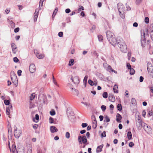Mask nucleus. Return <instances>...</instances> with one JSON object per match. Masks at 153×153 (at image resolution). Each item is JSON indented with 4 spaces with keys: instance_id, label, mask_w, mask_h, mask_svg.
Returning a JSON list of instances; mask_svg holds the SVG:
<instances>
[{
    "instance_id": "nucleus-1",
    "label": "nucleus",
    "mask_w": 153,
    "mask_h": 153,
    "mask_svg": "<svg viewBox=\"0 0 153 153\" xmlns=\"http://www.w3.org/2000/svg\"><path fill=\"white\" fill-rule=\"evenodd\" d=\"M120 48V50L123 52L125 53L127 51V47L123 40L119 37L118 42L117 44Z\"/></svg>"
},
{
    "instance_id": "nucleus-2",
    "label": "nucleus",
    "mask_w": 153,
    "mask_h": 153,
    "mask_svg": "<svg viewBox=\"0 0 153 153\" xmlns=\"http://www.w3.org/2000/svg\"><path fill=\"white\" fill-rule=\"evenodd\" d=\"M118 9L120 17L123 19L125 16V9L124 6L121 3L117 4Z\"/></svg>"
},
{
    "instance_id": "nucleus-3",
    "label": "nucleus",
    "mask_w": 153,
    "mask_h": 153,
    "mask_svg": "<svg viewBox=\"0 0 153 153\" xmlns=\"http://www.w3.org/2000/svg\"><path fill=\"white\" fill-rule=\"evenodd\" d=\"M135 122L137 127L138 129H140L143 125L141 117L139 115L135 118Z\"/></svg>"
},
{
    "instance_id": "nucleus-4",
    "label": "nucleus",
    "mask_w": 153,
    "mask_h": 153,
    "mask_svg": "<svg viewBox=\"0 0 153 153\" xmlns=\"http://www.w3.org/2000/svg\"><path fill=\"white\" fill-rule=\"evenodd\" d=\"M119 39V37H118L117 39L114 36L112 38H111V39H109L110 40H108V41L112 45L115 46L117 43Z\"/></svg>"
},
{
    "instance_id": "nucleus-5",
    "label": "nucleus",
    "mask_w": 153,
    "mask_h": 153,
    "mask_svg": "<svg viewBox=\"0 0 153 153\" xmlns=\"http://www.w3.org/2000/svg\"><path fill=\"white\" fill-rule=\"evenodd\" d=\"M17 128L16 127L14 129V135L17 138H19L20 136L22 131L21 130L17 131Z\"/></svg>"
},
{
    "instance_id": "nucleus-6",
    "label": "nucleus",
    "mask_w": 153,
    "mask_h": 153,
    "mask_svg": "<svg viewBox=\"0 0 153 153\" xmlns=\"http://www.w3.org/2000/svg\"><path fill=\"white\" fill-rule=\"evenodd\" d=\"M106 33L107 37L108 40H110L109 39H111V38L114 36V33L109 31H107Z\"/></svg>"
},
{
    "instance_id": "nucleus-7",
    "label": "nucleus",
    "mask_w": 153,
    "mask_h": 153,
    "mask_svg": "<svg viewBox=\"0 0 153 153\" xmlns=\"http://www.w3.org/2000/svg\"><path fill=\"white\" fill-rule=\"evenodd\" d=\"M36 70L35 65L33 64H31L29 66V71L31 73H34Z\"/></svg>"
},
{
    "instance_id": "nucleus-8",
    "label": "nucleus",
    "mask_w": 153,
    "mask_h": 153,
    "mask_svg": "<svg viewBox=\"0 0 153 153\" xmlns=\"http://www.w3.org/2000/svg\"><path fill=\"white\" fill-rule=\"evenodd\" d=\"M71 79L72 80V81L75 84H78L79 82V77L78 76L74 77L73 78L72 77Z\"/></svg>"
},
{
    "instance_id": "nucleus-9",
    "label": "nucleus",
    "mask_w": 153,
    "mask_h": 153,
    "mask_svg": "<svg viewBox=\"0 0 153 153\" xmlns=\"http://www.w3.org/2000/svg\"><path fill=\"white\" fill-rule=\"evenodd\" d=\"M39 9H36L34 14V22L36 21L39 14Z\"/></svg>"
},
{
    "instance_id": "nucleus-10",
    "label": "nucleus",
    "mask_w": 153,
    "mask_h": 153,
    "mask_svg": "<svg viewBox=\"0 0 153 153\" xmlns=\"http://www.w3.org/2000/svg\"><path fill=\"white\" fill-rule=\"evenodd\" d=\"M103 65L104 67H106V66H108V67H107V71H108L109 72H111V71H113V69L111 68V66L109 65H108L107 63H104L103 64Z\"/></svg>"
},
{
    "instance_id": "nucleus-11",
    "label": "nucleus",
    "mask_w": 153,
    "mask_h": 153,
    "mask_svg": "<svg viewBox=\"0 0 153 153\" xmlns=\"http://www.w3.org/2000/svg\"><path fill=\"white\" fill-rule=\"evenodd\" d=\"M8 137L9 139H11L12 136V129L11 128H8Z\"/></svg>"
},
{
    "instance_id": "nucleus-12",
    "label": "nucleus",
    "mask_w": 153,
    "mask_h": 153,
    "mask_svg": "<svg viewBox=\"0 0 153 153\" xmlns=\"http://www.w3.org/2000/svg\"><path fill=\"white\" fill-rule=\"evenodd\" d=\"M142 127H143L145 131L146 132H148L149 131V127L146 124L143 123V125Z\"/></svg>"
},
{
    "instance_id": "nucleus-13",
    "label": "nucleus",
    "mask_w": 153,
    "mask_h": 153,
    "mask_svg": "<svg viewBox=\"0 0 153 153\" xmlns=\"http://www.w3.org/2000/svg\"><path fill=\"white\" fill-rule=\"evenodd\" d=\"M11 78L12 82H13V81H16H16H18L17 77L13 72V75L11 76Z\"/></svg>"
},
{
    "instance_id": "nucleus-14",
    "label": "nucleus",
    "mask_w": 153,
    "mask_h": 153,
    "mask_svg": "<svg viewBox=\"0 0 153 153\" xmlns=\"http://www.w3.org/2000/svg\"><path fill=\"white\" fill-rule=\"evenodd\" d=\"M34 53L36 54L37 57L39 59H42L44 57V56L43 54H39V53H38L37 51H34Z\"/></svg>"
},
{
    "instance_id": "nucleus-15",
    "label": "nucleus",
    "mask_w": 153,
    "mask_h": 153,
    "mask_svg": "<svg viewBox=\"0 0 153 153\" xmlns=\"http://www.w3.org/2000/svg\"><path fill=\"white\" fill-rule=\"evenodd\" d=\"M51 131V133H53L58 131V129L54 126H52L50 128Z\"/></svg>"
},
{
    "instance_id": "nucleus-16",
    "label": "nucleus",
    "mask_w": 153,
    "mask_h": 153,
    "mask_svg": "<svg viewBox=\"0 0 153 153\" xmlns=\"http://www.w3.org/2000/svg\"><path fill=\"white\" fill-rule=\"evenodd\" d=\"M148 31L149 33H153V23L150 25Z\"/></svg>"
},
{
    "instance_id": "nucleus-17",
    "label": "nucleus",
    "mask_w": 153,
    "mask_h": 153,
    "mask_svg": "<svg viewBox=\"0 0 153 153\" xmlns=\"http://www.w3.org/2000/svg\"><path fill=\"white\" fill-rule=\"evenodd\" d=\"M11 47L13 53L15 54L16 53V51H15V50L16 48V47L15 44L14 43H12L11 44Z\"/></svg>"
},
{
    "instance_id": "nucleus-18",
    "label": "nucleus",
    "mask_w": 153,
    "mask_h": 153,
    "mask_svg": "<svg viewBox=\"0 0 153 153\" xmlns=\"http://www.w3.org/2000/svg\"><path fill=\"white\" fill-rule=\"evenodd\" d=\"M116 117V121L118 123H120L121 122L120 120L122 119L121 116L120 114L118 113L117 114Z\"/></svg>"
},
{
    "instance_id": "nucleus-19",
    "label": "nucleus",
    "mask_w": 153,
    "mask_h": 153,
    "mask_svg": "<svg viewBox=\"0 0 153 153\" xmlns=\"http://www.w3.org/2000/svg\"><path fill=\"white\" fill-rule=\"evenodd\" d=\"M103 146V145L102 144L97 147L96 150L97 153L100 152L102 151Z\"/></svg>"
},
{
    "instance_id": "nucleus-20",
    "label": "nucleus",
    "mask_w": 153,
    "mask_h": 153,
    "mask_svg": "<svg viewBox=\"0 0 153 153\" xmlns=\"http://www.w3.org/2000/svg\"><path fill=\"white\" fill-rule=\"evenodd\" d=\"M81 140L84 144H85L87 142L86 137L85 135L83 136L82 137L81 136Z\"/></svg>"
},
{
    "instance_id": "nucleus-21",
    "label": "nucleus",
    "mask_w": 153,
    "mask_h": 153,
    "mask_svg": "<svg viewBox=\"0 0 153 153\" xmlns=\"http://www.w3.org/2000/svg\"><path fill=\"white\" fill-rule=\"evenodd\" d=\"M9 148L10 151H12V152L14 153L15 152V151L16 150V146L15 145L13 144L11 147V149L10 148V146H9Z\"/></svg>"
},
{
    "instance_id": "nucleus-22",
    "label": "nucleus",
    "mask_w": 153,
    "mask_h": 153,
    "mask_svg": "<svg viewBox=\"0 0 153 153\" xmlns=\"http://www.w3.org/2000/svg\"><path fill=\"white\" fill-rule=\"evenodd\" d=\"M108 99L110 101L112 102H114L115 101V99L114 96L113 95H111L109 96Z\"/></svg>"
},
{
    "instance_id": "nucleus-23",
    "label": "nucleus",
    "mask_w": 153,
    "mask_h": 153,
    "mask_svg": "<svg viewBox=\"0 0 153 153\" xmlns=\"http://www.w3.org/2000/svg\"><path fill=\"white\" fill-rule=\"evenodd\" d=\"M150 90V91L151 92L150 94V97L153 96V86L152 85L151 86H149V87Z\"/></svg>"
},
{
    "instance_id": "nucleus-24",
    "label": "nucleus",
    "mask_w": 153,
    "mask_h": 153,
    "mask_svg": "<svg viewBox=\"0 0 153 153\" xmlns=\"http://www.w3.org/2000/svg\"><path fill=\"white\" fill-rule=\"evenodd\" d=\"M97 120H94L93 121L92 127L93 128L95 129L97 127Z\"/></svg>"
},
{
    "instance_id": "nucleus-25",
    "label": "nucleus",
    "mask_w": 153,
    "mask_h": 153,
    "mask_svg": "<svg viewBox=\"0 0 153 153\" xmlns=\"http://www.w3.org/2000/svg\"><path fill=\"white\" fill-rule=\"evenodd\" d=\"M118 86L117 85H115L114 86L113 89L114 93H118Z\"/></svg>"
},
{
    "instance_id": "nucleus-26",
    "label": "nucleus",
    "mask_w": 153,
    "mask_h": 153,
    "mask_svg": "<svg viewBox=\"0 0 153 153\" xmlns=\"http://www.w3.org/2000/svg\"><path fill=\"white\" fill-rule=\"evenodd\" d=\"M58 8L57 7H56L54 10L53 13V14L52 15V17L53 18L55 17V15H56V13L58 11Z\"/></svg>"
},
{
    "instance_id": "nucleus-27",
    "label": "nucleus",
    "mask_w": 153,
    "mask_h": 153,
    "mask_svg": "<svg viewBox=\"0 0 153 153\" xmlns=\"http://www.w3.org/2000/svg\"><path fill=\"white\" fill-rule=\"evenodd\" d=\"M127 137L128 140L132 139V134L131 131H128L127 133Z\"/></svg>"
},
{
    "instance_id": "nucleus-28",
    "label": "nucleus",
    "mask_w": 153,
    "mask_h": 153,
    "mask_svg": "<svg viewBox=\"0 0 153 153\" xmlns=\"http://www.w3.org/2000/svg\"><path fill=\"white\" fill-rule=\"evenodd\" d=\"M131 103L132 105H135L136 103V100L134 98H132L131 99Z\"/></svg>"
},
{
    "instance_id": "nucleus-29",
    "label": "nucleus",
    "mask_w": 153,
    "mask_h": 153,
    "mask_svg": "<svg viewBox=\"0 0 153 153\" xmlns=\"http://www.w3.org/2000/svg\"><path fill=\"white\" fill-rule=\"evenodd\" d=\"M74 61L73 59H71L69 61L68 65L69 66H72L74 65Z\"/></svg>"
},
{
    "instance_id": "nucleus-30",
    "label": "nucleus",
    "mask_w": 153,
    "mask_h": 153,
    "mask_svg": "<svg viewBox=\"0 0 153 153\" xmlns=\"http://www.w3.org/2000/svg\"><path fill=\"white\" fill-rule=\"evenodd\" d=\"M143 36H142V37L141 38V43L142 44L144 42H145L146 41V40L144 38V35L145 33H143Z\"/></svg>"
},
{
    "instance_id": "nucleus-31",
    "label": "nucleus",
    "mask_w": 153,
    "mask_h": 153,
    "mask_svg": "<svg viewBox=\"0 0 153 153\" xmlns=\"http://www.w3.org/2000/svg\"><path fill=\"white\" fill-rule=\"evenodd\" d=\"M130 73L131 75H133L135 73V71L133 68H131L130 69Z\"/></svg>"
},
{
    "instance_id": "nucleus-32",
    "label": "nucleus",
    "mask_w": 153,
    "mask_h": 153,
    "mask_svg": "<svg viewBox=\"0 0 153 153\" xmlns=\"http://www.w3.org/2000/svg\"><path fill=\"white\" fill-rule=\"evenodd\" d=\"M117 109L118 111H120L122 109V107L121 105L120 104H119L117 105Z\"/></svg>"
},
{
    "instance_id": "nucleus-33",
    "label": "nucleus",
    "mask_w": 153,
    "mask_h": 153,
    "mask_svg": "<svg viewBox=\"0 0 153 153\" xmlns=\"http://www.w3.org/2000/svg\"><path fill=\"white\" fill-rule=\"evenodd\" d=\"M35 97V95L34 93H33L30 96V100H33Z\"/></svg>"
},
{
    "instance_id": "nucleus-34",
    "label": "nucleus",
    "mask_w": 153,
    "mask_h": 153,
    "mask_svg": "<svg viewBox=\"0 0 153 153\" xmlns=\"http://www.w3.org/2000/svg\"><path fill=\"white\" fill-rule=\"evenodd\" d=\"M148 115L149 116V117L153 115V112L152 110H149L148 112Z\"/></svg>"
},
{
    "instance_id": "nucleus-35",
    "label": "nucleus",
    "mask_w": 153,
    "mask_h": 153,
    "mask_svg": "<svg viewBox=\"0 0 153 153\" xmlns=\"http://www.w3.org/2000/svg\"><path fill=\"white\" fill-rule=\"evenodd\" d=\"M102 96L103 97L106 98L108 97V93L107 92H104L102 94Z\"/></svg>"
},
{
    "instance_id": "nucleus-36",
    "label": "nucleus",
    "mask_w": 153,
    "mask_h": 153,
    "mask_svg": "<svg viewBox=\"0 0 153 153\" xmlns=\"http://www.w3.org/2000/svg\"><path fill=\"white\" fill-rule=\"evenodd\" d=\"M98 37L99 41H102L103 40V36L101 35H98Z\"/></svg>"
},
{
    "instance_id": "nucleus-37",
    "label": "nucleus",
    "mask_w": 153,
    "mask_h": 153,
    "mask_svg": "<svg viewBox=\"0 0 153 153\" xmlns=\"http://www.w3.org/2000/svg\"><path fill=\"white\" fill-rule=\"evenodd\" d=\"M50 114L52 116L54 115L55 114L56 112L54 110H52L50 112Z\"/></svg>"
},
{
    "instance_id": "nucleus-38",
    "label": "nucleus",
    "mask_w": 153,
    "mask_h": 153,
    "mask_svg": "<svg viewBox=\"0 0 153 153\" xmlns=\"http://www.w3.org/2000/svg\"><path fill=\"white\" fill-rule=\"evenodd\" d=\"M78 140L79 141V142L80 144H82V142L81 140V136H79L78 137Z\"/></svg>"
},
{
    "instance_id": "nucleus-39",
    "label": "nucleus",
    "mask_w": 153,
    "mask_h": 153,
    "mask_svg": "<svg viewBox=\"0 0 153 153\" xmlns=\"http://www.w3.org/2000/svg\"><path fill=\"white\" fill-rule=\"evenodd\" d=\"M4 102L6 105H8L10 104V101L9 100H4Z\"/></svg>"
},
{
    "instance_id": "nucleus-40",
    "label": "nucleus",
    "mask_w": 153,
    "mask_h": 153,
    "mask_svg": "<svg viewBox=\"0 0 153 153\" xmlns=\"http://www.w3.org/2000/svg\"><path fill=\"white\" fill-rule=\"evenodd\" d=\"M88 83L92 86L94 85V82L91 79L88 80Z\"/></svg>"
},
{
    "instance_id": "nucleus-41",
    "label": "nucleus",
    "mask_w": 153,
    "mask_h": 153,
    "mask_svg": "<svg viewBox=\"0 0 153 153\" xmlns=\"http://www.w3.org/2000/svg\"><path fill=\"white\" fill-rule=\"evenodd\" d=\"M105 120H104V121H106L107 122H109L110 121L109 118L107 116H106L105 117Z\"/></svg>"
},
{
    "instance_id": "nucleus-42",
    "label": "nucleus",
    "mask_w": 153,
    "mask_h": 153,
    "mask_svg": "<svg viewBox=\"0 0 153 153\" xmlns=\"http://www.w3.org/2000/svg\"><path fill=\"white\" fill-rule=\"evenodd\" d=\"M65 137L67 139H69L70 137V134L69 132H66L65 134Z\"/></svg>"
},
{
    "instance_id": "nucleus-43",
    "label": "nucleus",
    "mask_w": 153,
    "mask_h": 153,
    "mask_svg": "<svg viewBox=\"0 0 153 153\" xmlns=\"http://www.w3.org/2000/svg\"><path fill=\"white\" fill-rule=\"evenodd\" d=\"M106 106L104 105H102L101 106V108L103 111H104L106 109Z\"/></svg>"
},
{
    "instance_id": "nucleus-44",
    "label": "nucleus",
    "mask_w": 153,
    "mask_h": 153,
    "mask_svg": "<svg viewBox=\"0 0 153 153\" xmlns=\"http://www.w3.org/2000/svg\"><path fill=\"white\" fill-rule=\"evenodd\" d=\"M145 22L147 24L149 22V19L148 17H146L145 19Z\"/></svg>"
},
{
    "instance_id": "nucleus-45",
    "label": "nucleus",
    "mask_w": 153,
    "mask_h": 153,
    "mask_svg": "<svg viewBox=\"0 0 153 153\" xmlns=\"http://www.w3.org/2000/svg\"><path fill=\"white\" fill-rule=\"evenodd\" d=\"M84 9V8L83 6H79V8L78 9V10L79 11H80L81 10H83Z\"/></svg>"
},
{
    "instance_id": "nucleus-46",
    "label": "nucleus",
    "mask_w": 153,
    "mask_h": 153,
    "mask_svg": "<svg viewBox=\"0 0 153 153\" xmlns=\"http://www.w3.org/2000/svg\"><path fill=\"white\" fill-rule=\"evenodd\" d=\"M13 83L15 87H17V86L18 85V81H16H16H13Z\"/></svg>"
},
{
    "instance_id": "nucleus-47",
    "label": "nucleus",
    "mask_w": 153,
    "mask_h": 153,
    "mask_svg": "<svg viewBox=\"0 0 153 153\" xmlns=\"http://www.w3.org/2000/svg\"><path fill=\"white\" fill-rule=\"evenodd\" d=\"M49 120L50 123H53V119L52 117H50Z\"/></svg>"
},
{
    "instance_id": "nucleus-48",
    "label": "nucleus",
    "mask_w": 153,
    "mask_h": 153,
    "mask_svg": "<svg viewBox=\"0 0 153 153\" xmlns=\"http://www.w3.org/2000/svg\"><path fill=\"white\" fill-rule=\"evenodd\" d=\"M13 61L15 62H17L19 61V59L16 57H15L13 58Z\"/></svg>"
},
{
    "instance_id": "nucleus-49",
    "label": "nucleus",
    "mask_w": 153,
    "mask_h": 153,
    "mask_svg": "<svg viewBox=\"0 0 153 153\" xmlns=\"http://www.w3.org/2000/svg\"><path fill=\"white\" fill-rule=\"evenodd\" d=\"M102 137H105L106 136V132L105 131H104L101 134Z\"/></svg>"
},
{
    "instance_id": "nucleus-50",
    "label": "nucleus",
    "mask_w": 153,
    "mask_h": 153,
    "mask_svg": "<svg viewBox=\"0 0 153 153\" xmlns=\"http://www.w3.org/2000/svg\"><path fill=\"white\" fill-rule=\"evenodd\" d=\"M10 110L6 108V114L7 115H9L10 113Z\"/></svg>"
},
{
    "instance_id": "nucleus-51",
    "label": "nucleus",
    "mask_w": 153,
    "mask_h": 153,
    "mask_svg": "<svg viewBox=\"0 0 153 153\" xmlns=\"http://www.w3.org/2000/svg\"><path fill=\"white\" fill-rule=\"evenodd\" d=\"M87 79H88V76H87V75H86V76H85V77L84 78V79L83 80V82H87Z\"/></svg>"
},
{
    "instance_id": "nucleus-52",
    "label": "nucleus",
    "mask_w": 153,
    "mask_h": 153,
    "mask_svg": "<svg viewBox=\"0 0 153 153\" xmlns=\"http://www.w3.org/2000/svg\"><path fill=\"white\" fill-rule=\"evenodd\" d=\"M134 145V143L132 142H130L129 144V146L131 147H132Z\"/></svg>"
},
{
    "instance_id": "nucleus-53",
    "label": "nucleus",
    "mask_w": 153,
    "mask_h": 153,
    "mask_svg": "<svg viewBox=\"0 0 153 153\" xmlns=\"http://www.w3.org/2000/svg\"><path fill=\"white\" fill-rule=\"evenodd\" d=\"M88 124L86 123H82V126L83 128H85L87 126Z\"/></svg>"
},
{
    "instance_id": "nucleus-54",
    "label": "nucleus",
    "mask_w": 153,
    "mask_h": 153,
    "mask_svg": "<svg viewBox=\"0 0 153 153\" xmlns=\"http://www.w3.org/2000/svg\"><path fill=\"white\" fill-rule=\"evenodd\" d=\"M19 30V27H17L14 30V31L15 33H17L18 32Z\"/></svg>"
},
{
    "instance_id": "nucleus-55",
    "label": "nucleus",
    "mask_w": 153,
    "mask_h": 153,
    "mask_svg": "<svg viewBox=\"0 0 153 153\" xmlns=\"http://www.w3.org/2000/svg\"><path fill=\"white\" fill-rule=\"evenodd\" d=\"M63 33L62 32H60L58 33V36L60 37H62L63 36Z\"/></svg>"
},
{
    "instance_id": "nucleus-56",
    "label": "nucleus",
    "mask_w": 153,
    "mask_h": 153,
    "mask_svg": "<svg viewBox=\"0 0 153 153\" xmlns=\"http://www.w3.org/2000/svg\"><path fill=\"white\" fill-rule=\"evenodd\" d=\"M22 72V71L21 70H18V71H17V74H18V75L19 76H21Z\"/></svg>"
},
{
    "instance_id": "nucleus-57",
    "label": "nucleus",
    "mask_w": 153,
    "mask_h": 153,
    "mask_svg": "<svg viewBox=\"0 0 153 153\" xmlns=\"http://www.w3.org/2000/svg\"><path fill=\"white\" fill-rule=\"evenodd\" d=\"M142 1V0H136V4H139Z\"/></svg>"
},
{
    "instance_id": "nucleus-58",
    "label": "nucleus",
    "mask_w": 153,
    "mask_h": 153,
    "mask_svg": "<svg viewBox=\"0 0 153 153\" xmlns=\"http://www.w3.org/2000/svg\"><path fill=\"white\" fill-rule=\"evenodd\" d=\"M44 0H40L39 3V5L40 6V5L42 6L43 5V2L44 1ZM40 7V6H39Z\"/></svg>"
},
{
    "instance_id": "nucleus-59",
    "label": "nucleus",
    "mask_w": 153,
    "mask_h": 153,
    "mask_svg": "<svg viewBox=\"0 0 153 153\" xmlns=\"http://www.w3.org/2000/svg\"><path fill=\"white\" fill-rule=\"evenodd\" d=\"M38 126V125L36 124H35L33 126V127L34 129H36L37 128Z\"/></svg>"
},
{
    "instance_id": "nucleus-60",
    "label": "nucleus",
    "mask_w": 153,
    "mask_h": 153,
    "mask_svg": "<svg viewBox=\"0 0 153 153\" xmlns=\"http://www.w3.org/2000/svg\"><path fill=\"white\" fill-rule=\"evenodd\" d=\"M143 76H141L140 78V82H142L143 81Z\"/></svg>"
},
{
    "instance_id": "nucleus-61",
    "label": "nucleus",
    "mask_w": 153,
    "mask_h": 153,
    "mask_svg": "<svg viewBox=\"0 0 153 153\" xmlns=\"http://www.w3.org/2000/svg\"><path fill=\"white\" fill-rule=\"evenodd\" d=\"M127 66L128 68L129 69H130L131 68V65L129 63H127Z\"/></svg>"
},
{
    "instance_id": "nucleus-62",
    "label": "nucleus",
    "mask_w": 153,
    "mask_h": 153,
    "mask_svg": "<svg viewBox=\"0 0 153 153\" xmlns=\"http://www.w3.org/2000/svg\"><path fill=\"white\" fill-rule=\"evenodd\" d=\"M138 23L137 22H134L133 24V26L134 27H137L138 26Z\"/></svg>"
},
{
    "instance_id": "nucleus-63",
    "label": "nucleus",
    "mask_w": 153,
    "mask_h": 153,
    "mask_svg": "<svg viewBox=\"0 0 153 153\" xmlns=\"http://www.w3.org/2000/svg\"><path fill=\"white\" fill-rule=\"evenodd\" d=\"M70 12L71 10L69 8H67L65 10V12L67 13H69Z\"/></svg>"
},
{
    "instance_id": "nucleus-64",
    "label": "nucleus",
    "mask_w": 153,
    "mask_h": 153,
    "mask_svg": "<svg viewBox=\"0 0 153 153\" xmlns=\"http://www.w3.org/2000/svg\"><path fill=\"white\" fill-rule=\"evenodd\" d=\"M17 153H25V152L24 150L22 149L21 151L19 152H17Z\"/></svg>"
}]
</instances>
